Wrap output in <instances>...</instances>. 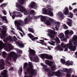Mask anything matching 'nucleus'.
<instances>
[{"instance_id":"obj_1","label":"nucleus","mask_w":77,"mask_h":77,"mask_svg":"<svg viewBox=\"0 0 77 77\" xmlns=\"http://www.w3.org/2000/svg\"><path fill=\"white\" fill-rule=\"evenodd\" d=\"M28 66V63H25L24 64L23 68L24 69H26L27 71V72L31 74L32 75H36L37 74V71L32 69L33 67L32 63V62H29V67Z\"/></svg>"},{"instance_id":"obj_2","label":"nucleus","mask_w":77,"mask_h":77,"mask_svg":"<svg viewBox=\"0 0 77 77\" xmlns=\"http://www.w3.org/2000/svg\"><path fill=\"white\" fill-rule=\"evenodd\" d=\"M18 2L20 4L17 2L16 4V8H18L19 10L20 11V12H21L22 13L24 12V14L25 15H27L28 14L27 11V10L24 7L21 5H24V1L19 0L18 1Z\"/></svg>"},{"instance_id":"obj_3","label":"nucleus","mask_w":77,"mask_h":77,"mask_svg":"<svg viewBox=\"0 0 77 77\" xmlns=\"http://www.w3.org/2000/svg\"><path fill=\"white\" fill-rule=\"evenodd\" d=\"M73 44L74 45V46L72 45V42L69 41V43L67 45V47L69 48L71 50L74 51L76 49V46L75 45H77V41L73 42Z\"/></svg>"},{"instance_id":"obj_4","label":"nucleus","mask_w":77,"mask_h":77,"mask_svg":"<svg viewBox=\"0 0 77 77\" xmlns=\"http://www.w3.org/2000/svg\"><path fill=\"white\" fill-rule=\"evenodd\" d=\"M56 75V76H58V77H60L61 76V72L59 71H57V72H53L50 71L48 72V77H50L53 75Z\"/></svg>"},{"instance_id":"obj_5","label":"nucleus","mask_w":77,"mask_h":77,"mask_svg":"<svg viewBox=\"0 0 77 77\" xmlns=\"http://www.w3.org/2000/svg\"><path fill=\"white\" fill-rule=\"evenodd\" d=\"M14 24L16 26H17V29H20V26H23L24 24V22L21 20H19L18 21H16L14 22Z\"/></svg>"},{"instance_id":"obj_6","label":"nucleus","mask_w":77,"mask_h":77,"mask_svg":"<svg viewBox=\"0 0 77 77\" xmlns=\"http://www.w3.org/2000/svg\"><path fill=\"white\" fill-rule=\"evenodd\" d=\"M43 11L45 14L51 16V17H53V13L51 11L49 10H48L46 8H43Z\"/></svg>"},{"instance_id":"obj_7","label":"nucleus","mask_w":77,"mask_h":77,"mask_svg":"<svg viewBox=\"0 0 77 77\" xmlns=\"http://www.w3.org/2000/svg\"><path fill=\"white\" fill-rule=\"evenodd\" d=\"M40 56L41 58L44 59L45 58L49 60H52L53 59V57L51 56H48V55L47 54H40Z\"/></svg>"},{"instance_id":"obj_8","label":"nucleus","mask_w":77,"mask_h":77,"mask_svg":"<svg viewBox=\"0 0 77 77\" xmlns=\"http://www.w3.org/2000/svg\"><path fill=\"white\" fill-rule=\"evenodd\" d=\"M11 53L12 54V55L13 56V60L15 61V62H16V60H17V58H18V57H20L21 56V54H17L14 52H12Z\"/></svg>"},{"instance_id":"obj_9","label":"nucleus","mask_w":77,"mask_h":77,"mask_svg":"<svg viewBox=\"0 0 77 77\" xmlns=\"http://www.w3.org/2000/svg\"><path fill=\"white\" fill-rule=\"evenodd\" d=\"M11 57H12L13 58V56L12 54V52L9 53L8 57L6 59V60L5 61L6 63L8 65H9V66H11V63L9 61H8V60H11Z\"/></svg>"},{"instance_id":"obj_10","label":"nucleus","mask_w":77,"mask_h":77,"mask_svg":"<svg viewBox=\"0 0 77 77\" xmlns=\"http://www.w3.org/2000/svg\"><path fill=\"white\" fill-rule=\"evenodd\" d=\"M29 58L31 61L32 60H34L35 62H39V57L37 56L34 58V56L32 55H29Z\"/></svg>"},{"instance_id":"obj_11","label":"nucleus","mask_w":77,"mask_h":77,"mask_svg":"<svg viewBox=\"0 0 77 77\" xmlns=\"http://www.w3.org/2000/svg\"><path fill=\"white\" fill-rule=\"evenodd\" d=\"M74 32H73V31H71L69 32V30L66 31L65 32V34L66 36V38H67V39H69V36L71 34H73Z\"/></svg>"},{"instance_id":"obj_12","label":"nucleus","mask_w":77,"mask_h":77,"mask_svg":"<svg viewBox=\"0 0 77 77\" xmlns=\"http://www.w3.org/2000/svg\"><path fill=\"white\" fill-rule=\"evenodd\" d=\"M54 21L53 19L50 18L48 20H46L45 21V24L47 26H50L51 24V23H53Z\"/></svg>"},{"instance_id":"obj_13","label":"nucleus","mask_w":77,"mask_h":77,"mask_svg":"<svg viewBox=\"0 0 77 77\" xmlns=\"http://www.w3.org/2000/svg\"><path fill=\"white\" fill-rule=\"evenodd\" d=\"M5 65V63L4 60L3 59L0 60V70H2L4 69V66Z\"/></svg>"},{"instance_id":"obj_14","label":"nucleus","mask_w":77,"mask_h":77,"mask_svg":"<svg viewBox=\"0 0 77 77\" xmlns=\"http://www.w3.org/2000/svg\"><path fill=\"white\" fill-rule=\"evenodd\" d=\"M29 8H37V5L34 2H32L29 5Z\"/></svg>"},{"instance_id":"obj_15","label":"nucleus","mask_w":77,"mask_h":77,"mask_svg":"<svg viewBox=\"0 0 77 77\" xmlns=\"http://www.w3.org/2000/svg\"><path fill=\"white\" fill-rule=\"evenodd\" d=\"M33 19V18L30 17H29L28 18H26L25 19L24 21L26 24H28L29 23H30L31 20Z\"/></svg>"},{"instance_id":"obj_16","label":"nucleus","mask_w":77,"mask_h":77,"mask_svg":"<svg viewBox=\"0 0 77 77\" xmlns=\"http://www.w3.org/2000/svg\"><path fill=\"white\" fill-rule=\"evenodd\" d=\"M29 55H32V56H35L36 54V52L33 49H30V48H29Z\"/></svg>"},{"instance_id":"obj_17","label":"nucleus","mask_w":77,"mask_h":77,"mask_svg":"<svg viewBox=\"0 0 77 77\" xmlns=\"http://www.w3.org/2000/svg\"><path fill=\"white\" fill-rule=\"evenodd\" d=\"M28 36L29 37V38H30L32 41H35V39H38V38L37 37L33 38H34V36L30 33L28 34Z\"/></svg>"},{"instance_id":"obj_18","label":"nucleus","mask_w":77,"mask_h":77,"mask_svg":"<svg viewBox=\"0 0 77 77\" xmlns=\"http://www.w3.org/2000/svg\"><path fill=\"white\" fill-rule=\"evenodd\" d=\"M2 29L4 30H2L1 31V32L2 33V35H4V36H5V34L6 33V26H2Z\"/></svg>"},{"instance_id":"obj_19","label":"nucleus","mask_w":77,"mask_h":77,"mask_svg":"<svg viewBox=\"0 0 77 77\" xmlns=\"http://www.w3.org/2000/svg\"><path fill=\"white\" fill-rule=\"evenodd\" d=\"M41 17L40 18V20L42 21H45L47 20V19H46V17H45V16H42L41 15L39 16L38 17H35V19H36L37 18H39V17Z\"/></svg>"},{"instance_id":"obj_20","label":"nucleus","mask_w":77,"mask_h":77,"mask_svg":"<svg viewBox=\"0 0 77 77\" xmlns=\"http://www.w3.org/2000/svg\"><path fill=\"white\" fill-rule=\"evenodd\" d=\"M63 13L65 15H69V10L68 9V8L67 7H66L65 8V10Z\"/></svg>"},{"instance_id":"obj_21","label":"nucleus","mask_w":77,"mask_h":77,"mask_svg":"<svg viewBox=\"0 0 77 77\" xmlns=\"http://www.w3.org/2000/svg\"><path fill=\"white\" fill-rule=\"evenodd\" d=\"M64 71L65 72H68V73H72V69L69 68V69H63Z\"/></svg>"},{"instance_id":"obj_22","label":"nucleus","mask_w":77,"mask_h":77,"mask_svg":"<svg viewBox=\"0 0 77 77\" xmlns=\"http://www.w3.org/2000/svg\"><path fill=\"white\" fill-rule=\"evenodd\" d=\"M48 32L51 35H53L54 36H55V35L57 34V33H56L55 31H54L51 29H49Z\"/></svg>"},{"instance_id":"obj_23","label":"nucleus","mask_w":77,"mask_h":77,"mask_svg":"<svg viewBox=\"0 0 77 77\" xmlns=\"http://www.w3.org/2000/svg\"><path fill=\"white\" fill-rule=\"evenodd\" d=\"M48 32L51 35H53L54 36H55V35L57 34V33H56L55 31H54L51 29H49Z\"/></svg>"},{"instance_id":"obj_24","label":"nucleus","mask_w":77,"mask_h":77,"mask_svg":"<svg viewBox=\"0 0 77 77\" xmlns=\"http://www.w3.org/2000/svg\"><path fill=\"white\" fill-rule=\"evenodd\" d=\"M72 20L70 19H68V21L66 22L67 24H68L69 27L72 26Z\"/></svg>"},{"instance_id":"obj_25","label":"nucleus","mask_w":77,"mask_h":77,"mask_svg":"<svg viewBox=\"0 0 77 77\" xmlns=\"http://www.w3.org/2000/svg\"><path fill=\"white\" fill-rule=\"evenodd\" d=\"M45 63L46 65H48L50 66V65H53V62L49 60H46L45 61Z\"/></svg>"},{"instance_id":"obj_26","label":"nucleus","mask_w":77,"mask_h":77,"mask_svg":"<svg viewBox=\"0 0 77 77\" xmlns=\"http://www.w3.org/2000/svg\"><path fill=\"white\" fill-rule=\"evenodd\" d=\"M58 16L61 18V19H63L64 18V15L63 14V13L61 12H59L58 13Z\"/></svg>"},{"instance_id":"obj_27","label":"nucleus","mask_w":77,"mask_h":77,"mask_svg":"<svg viewBox=\"0 0 77 77\" xmlns=\"http://www.w3.org/2000/svg\"><path fill=\"white\" fill-rule=\"evenodd\" d=\"M1 18L3 21H5L6 23H8V19H7L6 17V16H1Z\"/></svg>"},{"instance_id":"obj_28","label":"nucleus","mask_w":77,"mask_h":77,"mask_svg":"<svg viewBox=\"0 0 77 77\" xmlns=\"http://www.w3.org/2000/svg\"><path fill=\"white\" fill-rule=\"evenodd\" d=\"M7 39L9 41H11V42L14 41L12 37L10 36H9L7 38Z\"/></svg>"},{"instance_id":"obj_29","label":"nucleus","mask_w":77,"mask_h":77,"mask_svg":"<svg viewBox=\"0 0 77 77\" xmlns=\"http://www.w3.org/2000/svg\"><path fill=\"white\" fill-rule=\"evenodd\" d=\"M16 43L20 47H24V44L19 42H17Z\"/></svg>"},{"instance_id":"obj_30","label":"nucleus","mask_w":77,"mask_h":77,"mask_svg":"<svg viewBox=\"0 0 77 77\" xmlns=\"http://www.w3.org/2000/svg\"><path fill=\"white\" fill-rule=\"evenodd\" d=\"M4 45V43L3 42L0 41V50L2 49Z\"/></svg>"},{"instance_id":"obj_31","label":"nucleus","mask_w":77,"mask_h":77,"mask_svg":"<svg viewBox=\"0 0 77 77\" xmlns=\"http://www.w3.org/2000/svg\"><path fill=\"white\" fill-rule=\"evenodd\" d=\"M50 66H51V69L52 71H54V69L56 68V67L55 66L53 65H50Z\"/></svg>"},{"instance_id":"obj_32","label":"nucleus","mask_w":77,"mask_h":77,"mask_svg":"<svg viewBox=\"0 0 77 77\" xmlns=\"http://www.w3.org/2000/svg\"><path fill=\"white\" fill-rule=\"evenodd\" d=\"M64 34L63 33H60V34L59 36V38H60L62 39V38H64Z\"/></svg>"},{"instance_id":"obj_33","label":"nucleus","mask_w":77,"mask_h":77,"mask_svg":"<svg viewBox=\"0 0 77 77\" xmlns=\"http://www.w3.org/2000/svg\"><path fill=\"white\" fill-rule=\"evenodd\" d=\"M39 41H40L41 42H39V41H37L38 43H39L40 44H42V45H45V44H43V43H44L45 42H44V40H39Z\"/></svg>"},{"instance_id":"obj_34","label":"nucleus","mask_w":77,"mask_h":77,"mask_svg":"<svg viewBox=\"0 0 77 77\" xmlns=\"http://www.w3.org/2000/svg\"><path fill=\"white\" fill-rule=\"evenodd\" d=\"M47 34L48 36L50 37V38H51V39H54L55 40V38H54V36L51 35V34H50L49 33H48Z\"/></svg>"},{"instance_id":"obj_35","label":"nucleus","mask_w":77,"mask_h":77,"mask_svg":"<svg viewBox=\"0 0 77 77\" xmlns=\"http://www.w3.org/2000/svg\"><path fill=\"white\" fill-rule=\"evenodd\" d=\"M28 31L30 32H32V33H34V29L32 28H29L28 29Z\"/></svg>"},{"instance_id":"obj_36","label":"nucleus","mask_w":77,"mask_h":77,"mask_svg":"<svg viewBox=\"0 0 77 77\" xmlns=\"http://www.w3.org/2000/svg\"><path fill=\"white\" fill-rule=\"evenodd\" d=\"M60 62L63 64H65V63H66L65 60L63 58L61 59Z\"/></svg>"},{"instance_id":"obj_37","label":"nucleus","mask_w":77,"mask_h":77,"mask_svg":"<svg viewBox=\"0 0 77 77\" xmlns=\"http://www.w3.org/2000/svg\"><path fill=\"white\" fill-rule=\"evenodd\" d=\"M29 14L31 15H35V13L33 10H31L29 12Z\"/></svg>"},{"instance_id":"obj_38","label":"nucleus","mask_w":77,"mask_h":77,"mask_svg":"<svg viewBox=\"0 0 77 77\" xmlns=\"http://www.w3.org/2000/svg\"><path fill=\"white\" fill-rule=\"evenodd\" d=\"M48 66H46L44 68V69H45V72H48L49 71V69L47 68Z\"/></svg>"},{"instance_id":"obj_39","label":"nucleus","mask_w":77,"mask_h":77,"mask_svg":"<svg viewBox=\"0 0 77 77\" xmlns=\"http://www.w3.org/2000/svg\"><path fill=\"white\" fill-rule=\"evenodd\" d=\"M6 55H7V54H6L5 52H2V56L4 58L6 57Z\"/></svg>"},{"instance_id":"obj_40","label":"nucleus","mask_w":77,"mask_h":77,"mask_svg":"<svg viewBox=\"0 0 77 77\" xmlns=\"http://www.w3.org/2000/svg\"><path fill=\"white\" fill-rule=\"evenodd\" d=\"M51 42H48V43L50 44H51V45H54V43H56V42H55L51 41Z\"/></svg>"},{"instance_id":"obj_41","label":"nucleus","mask_w":77,"mask_h":77,"mask_svg":"<svg viewBox=\"0 0 77 77\" xmlns=\"http://www.w3.org/2000/svg\"><path fill=\"white\" fill-rule=\"evenodd\" d=\"M8 5L7 3H4L2 4L1 5V7H5Z\"/></svg>"},{"instance_id":"obj_42","label":"nucleus","mask_w":77,"mask_h":77,"mask_svg":"<svg viewBox=\"0 0 77 77\" xmlns=\"http://www.w3.org/2000/svg\"><path fill=\"white\" fill-rule=\"evenodd\" d=\"M64 44H64V43H62L61 44V47H63V48H65V47H66H66H67V44L66 45H65Z\"/></svg>"},{"instance_id":"obj_43","label":"nucleus","mask_w":77,"mask_h":77,"mask_svg":"<svg viewBox=\"0 0 77 77\" xmlns=\"http://www.w3.org/2000/svg\"><path fill=\"white\" fill-rule=\"evenodd\" d=\"M63 27L64 29H68V27L65 24L63 25Z\"/></svg>"},{"instance_id":"obj_44","label":"nucleus","mask_w":77,"mask_h":77,"mask_svg":"<svg viewBox=\"0 0 77 77\" xmlns=\"http://www.w3.org/2000/svg\"><path fill=\"white\" fill-rule=\"evenodd\" d=\"M17 14H18L19 17H23V15L22 14H21V12H17Z\"/></svg>"},{"instance_id":"obj_45","label":"nucleus","mask_w":77,"mask_h":77,"mask_svg":"<svg viewBox=\"0 0 77 77\" xmlns=\"http://www.w3.org/2000/svg\"><path fill=\"white\" fill-rule=\"evenodd\" d=\"M57 48L60 51H63V48H61V47L60 46H58L57 47Z\"/></svg>"},{"instance_id":"obj_46","label":"nucleus","mask_w":77,"mask_h":77,"mask_svg":"<svg viewBox=\"0 0 77 77\" xmlns=\"http://www.w3.org/2000/svg\"><path fill=\"white\" fill-rule=\"evenodd\" d=\"M69 17L71 18H72L73 17V14L71 12H70L69 13Z\"/></svg>"},{"instance_id":"obj_47","label":"nucleus","mask_w":77,"mask_h":77,"mask_svg":"<svg viewBox=\"0 0 77 77\" xmlns=\"http://www.w3.org/2000/svg\"><path fill=\"white\" fill-rule=\"evenodd\" d=\"M71 73L68 72L67 73V74H66V77H71Z\"/></svg>"},{"instance_id":"obj_48","label":"nucleus","mask_w":77,"mask_h":77,"mask_svg":"<svg viewBox=\"0 0 77 77\" xmlns=\"http://www.w3.org/2000/svg\"><path fill=\"white\" fill-rule=\"evenodd\" d=\"M73 40L74 41H77V36H74Z\"/></svg>"},{"instance_id":"obj_49","label":"nucleus","mask_w":77,"mask_h":77,"mask_svg":"<svg viewBox=\"0 0 77 77\" xmlns=\"http://www.w3.org/2000/svg\"><path fill=\"white\" fill-rule=\"evenodd\" d=\"M11 44H9L8 43H6L5 44V47L6 46L7 47H8V46H11Z\"/></svg>"},{"instance_id":"obj_50","label":"nucleus","mask_w":77,"mask_h":77,"mask_svg":"<svg viewBox=\"0 0 77 77\" xmlns=\"http://www.w3.org/2000/svg\"><path fill=\"white\" fill-rule=\"evenodd\" d=\"M19 71L20 72V74H21L22 73V71H23V68H22V67H20V68Z\"/></svg>"},{"instance_id":"obj_51","label":"nucleus","mask_w":77,"mask_h":77,"mask_svg":"<svg viewBox=\"0 0 77 77\" xmlns=\"http://www.w3.org/2000/svg\"><path fill=\"white\" fill-rule=\"evenodd\" d=\"M55 41H56V42H59V41H60V40H59V39L58 37H56Z\"/></svg>"},{"instance_id":"obj_52","label":"nucleus","mask_w":77,"mask_h":77,"mask_svg":"<svg viewBox=\"0 0 77 77\" xmlns=\"http://www.w3.org/2000/svg\"><path fill=\"white\" fill-rule=\"evenodd\" d=\"M74 63V62L72 61H69V65H72Z\"/></svg>"},{"instance_id":"obj_53","label":"nucleus","mask_w":77,"mask_h":77,"mask_svg":"<svg viewBox=\"0 0 77 77\" xmlns=\"http://www.w3.org/2000/svg\"><path fill=\"white\" fill-rule=\"evenodd\" d=\"M13 39L14 40V41H16L17 40V38L15 36H13Z\"/></svg>"},{"instance_id":"obj_54","label":"nucleus","mask_w":77,"mask_h":77,"mask_svg":"<svg viewBox=\"0 0 77 77\" xmlns=\"http://www.w3.org/2000/svg\"><path fill=\"white\" fill-rule=\"evenodd\" d=\"M66 65H69V60H68L66 61Z\"/></svg>"},{"instance_id":"obj_55","label":"nucleus","mask_w":77,"mask_h":77,"mask_svg":"<svg viewBox=\"0 0 77 77\" xmlns=\"http://www.w3.org/2000/svg\"><path fill=\"white\" fill-rule=\"evenodd\" d=\"M2 12L5 15H6V11L5 10H4L2 11Z\"/></svg>"},{"instance_id":"obj_56","label":"nucleus","mask_w":77,"mask_h":77,"mask_svg":"<svg viewBox=\"0 0 77 77\" xmlns=\"http://www.w3.org/2000/svg\"><path fill=\"white\" fill-rule=\"evenodd\" d=\"M13 70H14V67H11L9 69V70L10 71H13Z\"/></svg>"},{"instance_id":"obj_57","label":"nucleus","mask_w":77,"mask_h":77,"mask_svg":"<svg viewBox=\"0 0 77 77\" xmlns=\"http://www.w3.org/2000/svg\"><path fill=\"white\" fill-rule=\"evenodd\" d=\"M41 65H42V66H43V68H44L46 66H46V65H44V64L43 63H41Z\"/></svg>"},{"instance_id":"obj_58","label":"nucleus","mask_w":77,"mask_h":77,"mask_svg":"<svg viewBox=\"0 0 77 77\" xmlns=\"http://www.w3.org/2000/svg\"><path fill=\"white\" fill-rule=\"evenodd\" d=\"M16 50L17 51H17V53H18V54L20 53V51H19V49H18L16 48Z\"/></svg>"},{"instance_id":"obj_59","label":"nucleus","mask_w":77,"mask_h":77,"mask_svg":"<svg viewBox=\"0 0 77 77\" xmlns=\"http://www.w3.org/2000/svg\"><path fill=\"white\" fill-rule=\"evenodd\" d=\"M62 39L63 41H66L67 40V39L66 38H63Z\"/></svg>"},{"instance_id":"obj_60","label":"nucleus","mask_w":77,"mask_h":77,"mask_svg":"<svg viewBox=\"0 0 77 77\" xmlns=\"http://www.w3.org/2000/svg\"><path fill=\"white\" fill-rule=\"evenodd\" d=\"M56 24L59 26V24H60V23L59 22H56Z\"/></svg>"},{"instance_id":"obj_61","label":"nucleus","mask_w":77,"mask_h":77,"mask_svg":"<svg viewBox=\"0 0 77 77\" xmlns=\"http://www.w3.org/2000/svg\"><path fill=\"white\" fill-rule=\"evenodd\" d=\"M69 9L70 11H71V10H72V7H71V6L70 5H69Z\"/></svg>"},{"instance_id":"obj_62","label":"nucleus","mask_w":77,"mask_h":77,"mask_svg":"<svg viewBox=\"0 0 77 77\" xmlns=\"http://www.w3.org/2000/svg\"><path fill=\"white\" fill-rule=\"evenodd\" d=\"M55 29H56V30H57V31H58V30H59V28H58V27H57L56 26L55 27Z\"/></svg>"},{"instance_id":"obj_63","label":"nucleus","mask_w":77,"mask_h":77,"mask_svg":"<svg viewBox=\"0 0 77 77\" xmlns=\"http://www.w3.org/2000/svg\"><path fill=\"white\" fill-rule=\"evenodd\" d=\"M15 17H16V16H15V15H12V18L13 19H14Z\"/></svg>"},{"instance_id":"obj_64","label":"nucleus","mask_w":77,"mask_h":77,"mask_svg":"<svg viewBox=\"0 0 77 77\" xmlns=\"http://www.w3.org/2000/svg\"><path fill=\"white\" fill-rule=\"evenodd\" d=\"M76 11H77V9H75L73 11V12H74V13H75V12H76Z\"/></svg>"}]
</instances>
